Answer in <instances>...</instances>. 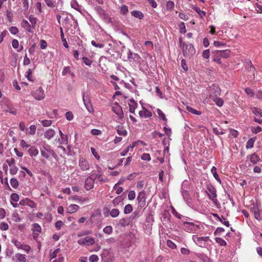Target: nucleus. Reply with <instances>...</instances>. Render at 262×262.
Here are the masks:
<instances>
[{
  "label": "nucleus",
  "mask_w": 262,
  "mask_h": 262,
  "mask_svg": "<svg viewBox=\"0 0 262 262\" xmlns=\"http://www.w3.org/2000/svg\"><path fill=\"white\" fill-rule=\"evenodd\" d=\"M71 70V68L69 66L64 67L62 71V76H66L68 74H69Z\"/></svg>",
  "instance_id": "obj_53"
},
{
  "label": "nucleus",
  "mask_w": 262,
  "mask_h": 262,
  "mask_svg": "<svg viewBox=\"0 0 262 262\" xmlns=\"http://www.w3.org/2000/svg\"><path fill=\"white\" fill-rule=\"evenodd\" d=\"M128 12V7L126 5H122L120 8V13L123 15H126Z\"/></svg>",
  "instance_id": "obj_49"
},
{
  "label": "nucleus",
  "mask_w": 262,
  "mask_h": 262,
  "mask_svg": "<svg viewBox=\"0 0 262 262\" xmlns=\"http://www.w3.org/2000/svg\"><path fill=\"white\" fill-rule=\"evenodd\" d=\"M212 54L213 57V61L219 64H221L222 63L221 58L222 57L219 55V51L217 50L214 51L212 52Z\"/></svg>",
  "instance_id": "obj_17"
},
{
  "label": "nucleus",
  "mask_w": 262,
  "mask_h": 262,
  "mask_svg": "<svg viewBox=\"0 0 262 262\" xmlns=\"http://www.w3.org/2000/svg\"><path fill=\"white\" fill-rule=\"evenodd\" d=\"M205 191L207 194L208 198L214 203L216 204L217 202L216 189L212 185H207V190Z\"/></svg>",
  "instance_id": "obj_2"
},
{
  "label": "nucleus",
  "mask_w": 262,
  "mask_h": 262,
  "mask_svg": "<svg viewBox=\"0 0 262 262\" xmlns=\"http://www.w3.org/2000/svg\"><path fill=\"white\" fill-rule=\"evenodd\" d=\"M29 20L31 23V27L33 28H34L35 27L36 22H37V18L34 17V16L31 15L29 16Z\"/></svg>",
  "instance_id": "obj_37"
},
{
  "label": "nucleus",
  "mask_w": 262,
  "mask_h": 262,
  "mask_svg": "<svg viewBox=\"0 0 262 262\" xmlns=\"http://www.w3.org/2000/svg\"><path fill=\"white\" fill-rule=\"evenodd\" d=\"M53 151L51 148V146L46 143H44L40 148V153L41 156L45 158L48 159L51 154H53Z\"/></svg>",
  "instance_id": "obj_5"
},
{
  "label": "nucleus",
  "mask_w": 262,
  "mask_h": 262,
  "mask_svg": "<svg viewBox=\"0 0 262 262\" xmlns=\"http://www.w3.org/2000/svg\"><path fill=\"white\" fill-rule=\"evenodd\" d=\"M189 187V182L187 180H184L181 185V191H185L188 190Z\"/></svg>",
  "instance_id": "obj_33"
},
{
  "label": "nucleus",
  "mask_w": 262,
  "mask_h": 262,
  "mask_svg": "<svg viewBox=\"0 0 262 262\" xmlns=\"http://www.w3.org/2000/svg\"><path fill=\"white\" fill-rule=\"evenodd\" d=\"M60 36H61V40L63 42V46L66 48H69V45L68 44V42L66 40V39L64 38V34H63V30H62V28H60Z\"/></svg>",
  "instance_id": "obj_32"
},
{
  "label": "nucleus",
  "mask_w": 262,
  "mask_h": 262,
  "mask_svg": "<svg viewBox=\"0 0 262 262\" xmlns=\"http://www.w3.org/2000/svg\"><path fill=\"white\" fill-rule=\"evenodd\" d=\"M17 171H18V168L15 165L10 166V173L11 175L16 174L17 172Z\"/></svg>",
  "instance_id": "obj_52"
},
{
  "label": "nucleus",
  "mask_w": 262,
  "mask_h": 262,
  "mask_svg": "<svg viewBox=\"0 0 262 262\" xmlns=\"http://www.w3.org/2000/svg\"><path fill=\"white\" fill-rule=\"evenodd\" d=\"M58 142L60 144H68V136L64 135V137H61V139H58Z\"/></svg>",
  "instance_id": "obj_45"
},
{
  "label": "nucleus",
  "mask_w": 262,
  "mask_h": 262,
  "mask_svg": "<svg viewBox=\"0 0 262 262\" xmlns=\"http://www.w3.org/2000/svg\"><path fill=\"white\" fill-rule=\"evenodd\" d=\"M19 204L20 205L28 206L31 208H35L37 207V204L28 198L20 200L19 202Z\"/></svg>",
  "instance_id": "obj_13"
},
{
  "label": "nucleus",
  "mask_w": 262,
  "mask_h": 262,
  "mask_svg": "<svg viewBox=\"0 0 262 262\" xmlns=\"http://www.w3.org/2000/svg\"><path fill=\"white\" fill-rule=\"evenodd\" d=\"M129 107V112L132 113H134L135 111L137 106V103L134 100V99H130L128 103Z\"/></svg>",
  "instance_id": "obj_18"
},
{
  "label": "nucleus",
  "mask_w": 262,
  "mask_h": 262,
  "mask_svg": "<svg viewBox=\"0 0 262 262\" xmlns=\"http://www.w3.org/2000/svg\"><path fill=\"white\" fill-rule=\"evenodd\" d=\"M32 231L33 232L40 233L41 232V228L37 223H34L32 225Z\"/></svg>",
  "instance_id": "obj_34"
},
{
  "label": "nucleus",
  "mask_w": 262,
  "mask_h": 262,
  "mask_svg": "<svg viewBox=\"0 0 262 262\" xmlns=\"http://www.w3.org/2000/svg\"><path fill=\"white\" fill-rule=\"evenodd\" d=\"M143 110L139 113V116L141 118H149L152 116V113L147 110L145 107H142Z\"/></svg>",
  "instance_id": "obj_14"
},
{
  "label": "nucleus",
  "mask_w": 262,
  "mask_h": 262,
  "mask_svg": "<svg viewBox=\"0 0 262 262\" xmlns=\"http://www.w3.org/2000/svg\"><path fill=\"white\" fill-rule=\"evenodd\" d=\"M186 109L188 112H189L193 114L197 115H200L201 114V112L198 111L190 106H187Z\"/></svg>",
  "instance_id": "obj_47"
},
{
  "label": "nucleus",
  "mask_w": 262,
  "mask_h": 262,
  "mask_svg": "<svg viewBox=\"0 0 262 262\" xmlns=\"http://www.w3.org/2000/svg\"><path fill=\"white\" fill-rule=\"evenodd\" d=\"M211 172L213 174L214 178L215 179L216 181H217L220 183H221V180L220 179L219 174L216 172V168L215 166H213L211 169Z\"/></svg>",
  "instance_id": "obj_29"
},
{
  "label": "nucleus",
  "mask_w": 262,
  "mask_h": 262,
  "mask_svg": "<svg viewBox=\"0 0 262 262\" xmlns=\"http://www.w3.org/2000/svg\"><path fill=\"white\" fill-rule=\"evenodd\" d=\"M32 95L34 98L37 100H43L46 96L44 91L41 87H39L34 92H33Z\"/></svg>",
  "instance_id": "obj_10"
},
{
  "label": "nucleus",
  "mask_w": 262,
  "mask_h": 262,
  "mask_svg": "<svg viewBox=\"0 0 262 262\" xmlns=\"http://www.w3.org/2000/svg\"><path fill=\"white\" fill-rule=\"evenodd\" d=\"M245 91L246 94L250 97H253L254 95L253 91L249 88H246Z\"/></svg>",
  "instance_id": "obj_58"
},
{
  "label": "nucleus",
  "mask_w": 262,
  "mask_h": 262,
  "mask_svg": "<svg viewBox=\"0 0 262 262\" xmlns=\"http://www.w3.org/2000/svg\"><path fill=\"white\" fill-rule=\"evenodd\" d=\"M116 130L118 134L120 136H126L127 135V131L122 125L117 126L116 127Z\"/></svg>",
  "instance_id": "obj_20"
},
{
  "label": "nucleus",
  "mask_w": 262,
  "mask_h": 262,
  "mask_svg": "<svg viewBox=\"0 0 262 262\" xmlns=\"http://www.w3.org/2000/svg\"><path fill=\"white\" fill-rule=\"evenodd\" d=\"M95 10L101 17H104L106 15V13L104 10L100 6L96 7L95 8Z\"/></svg>",
  "instance_id": "obj_28"
},
{
  "label": "nucleus",
  "mask_w": 262,
  "mask_h": 262,
  "mask_svg": "<svg viewBox=\"0 0 262 262\" xmlns=\"http://www.w3.org/2000/svg\"><path fill=\"white\" fill-rule=\"evenodd\" d=\"M79 166L83 171L88 170L90 168L89 162L83 157L79 159Z\"/></svg>",
  "instance_id": "obj_12"
},
{
  "label": "nucleus",
  "mask_w": 262,
  "mask_h": 262,
  "mask_svg": "<svg viewBox=\"0 0 262 262\" xmlns=\"http://www.w3.org/2000/svg\"><path fill=\"white\" fill-rule=\"evenodd\" d=\"M15 257L18 259L19 262H26V256L24 254L18 253V254H16Z\"/></svg>",
  "instance_id": "obj_36"
},
{
  "label": "nucleus",
  "mask_w": 262,
  "mask_h": 262,
  "mask_svg": "<svg viewBox=\"0 0 262 262\" xmlns=\"http://www.w3.org/2000/svg\"><path fill=\"white\" fill-rule=\"evenodd\" d=\"M250 160L253 164H255L259 161L260 158L256 153H253L250 156Z\"/></svg>",
  "instance_id": "obj_26"
},
{
  "label": "nucleus",
  "mask_w": 262,
  "mask_h": 262,
  "mask_svg": "<svg viewBox=\"0 0 262 262\" xmlns=\"http://www.w3.org/2000/svg\"><path fill=\"white\" fill-rule=\"evenodd\" d=\"M212 100L218 106H222L224 104V101L222 99L220 98L219 97L215 98Z\"/></svg>",
  "instance_id": "obj_38"
},
{
  "label": "nucleus",
  "mask_w": 262,
  "mask_h": 262,
  "mask_svg": "<svg viewBox=\"0 0 262 262\" xmlns=\"http://www.w3.org/2000/svg\"><path fill=\"white\" fill-rule=\"evenodd\" d=\"M28 152L29 155L31 157H35L38 154V151L37 149L33 146H30L28 149Z\"/></svg>",
  "instance_id": "obj_23"
},
{
  "label": "nucleus",
  "mask_w": 262,
  "mask_h": 262,
  "mask_svg": "<svg viewBox=\"0 0 262 262\" xmlns=\"http://www.w3.org/2000/svg\"><path fill=\"white\" fill-rule=\"evenodd\" d=\"M10 33L13 35L16 34L18 32V29L16 27L12 26L9 28Z\"/></svg>",
  "instance_id": "obj_57"
},
{
  "label": "nucleus",
  "mask_w": 262,
  "mask_h": 262,
  "mask_svg": "<svg viewBox=\"0 0 262 262\" xmlns=\"http://www.w3.org/2000/svg\"><path fill=\"white\" fill-rule=\"evenodd\" d=\"M221 91L220 87L217 84H213L208 89V94L213 99L220 96Z\"/></svg>",
  "instance_id": "obj_1"
},
{
  "label": "nucleus",
  "mask_w": 262,
  "mask_h": 262,
  "mask_svg": "<svg viewBox=\"0 0 262 262\" xmlns=\"http://www.w3.org/2000/svg\"><path fill=\"white\" fill-rule=\"evenodd\" d=\"M9 228V225L7 223L2 222L0 223V230L2 231L7 230Z\"/></svg>",
  "instance_id": "obj_51"
},
{
  "label": "nucleus",
  "mask_w": 262,
  "mask_h": 262,
  "mask_svg": "<svg viewBox=\"0 0 262 262\" xmlns=\"http://www.w3.org/2000/svg\"><path fill=\"white\" fill-rule=\"evenodd\" d=\"M84 104L86 108L90 113H93L94 112V110L91 102H84Z\"/></svg>",
  "instance_id": "obj_46"
},
{
  "label": "nucleus",
  "mask_w": 262,
  "mask_h": 262,
  "mask_svg": "<svg viewBox=\"0 0 262 262\" xmlns=\"http://www.w3.org/2000/svg\"><path fill=\"white\" fill-rule=\"evenodd\" d=\"M182 50L185 56H192L195 53V49L191 43L186 44L183 43Z\"/></svg>",
  "instance_id": "obj_4"
},
{
  "label": "nucleus",
  "mask_w": 262,
  "mask_h": 262,
  "mask_svg": "<svg viewBox=\"0 0 262 262\" xmlns=\"http://www.w3.org/2000/svg\"><path fill=\"white\" fill-rule=\"evenodd\" d=\"M56 134L55 130L52 128H49L46 130L44 133L45 138L48 140H51Z\"/></svg>",
  "instance_id": "obj_15"
},
{
  "label": "nucleus",
  "mask_w": 262,
  "mask_h": 262,
  "mask_svg": "<svg viewBox=\"0 0 262 262\" xmlns=\"http://www.w3.org/2000/svg\"><path fill=\"white\" fill-rule=\"evenodd\" d=\"M10 184L14 188H17L19 185L18 182L16 178H12L10 180Z\"/></svg>",
  "instance_id": "obj_41"
},
{
  "label": "nucleus",
  "mask_w": 262,
  "mask_h": 262,
  "mask_svg": "<svg viewBox=\"0 0 262 262\" xmlns=\"http://www.w3.org/2000/svg\"><path fill=\"white\" fill-rule=\"evenodd\" d=\"M251 211L254 213L255 218L259 221L260 220V214L258 208L256 206H253L251 208Z\"/></svg>",
  "instance_id": "obj_24"
},
{
  "label": "nucleus",
  "mask_w": 262,
  "mask_h": 262,
  "mask_svg": "<svg viewBox=\"0 0 262 262\" xmlns=\"http://www.w3.org/2000/svg\"><path fill=\"white\" fill-rule=\"evenodd\" d=\"M179 27L180 28V33L184 34L186 32L185 24L184 23L182 22L181 23H180L179 25Z\"/></svg>",
  "instance_id": "obj_50"
},
{
  "label": "nucleus",
  "mask_w": 262,
  "mask_h": 262,
  "mask_svg": "<svg viewBox=\"0 0 262 262\" xmlns=\"http://www.w3.org/2000/svg\"><path fill=\"white\" fill-rule=\"evenodd\" d=\"M79 208V206L76 204L70 205L67 209L68 213H72L77 211Z\"/></svg>",
  "instance_id": "obj_21"
},
{
  "label": "nucleus",
  "mask_w": 262,
  "mask_h": 262,
  "mask_svg": "<svg viewBox=\"0 0 262 262\" xmlns=\"http://www.w3.org/2000/svg\"><path fill=\"white\" fill-rule=\"evenodd\" d=\"M6 112H9L14 115H16L17 114V110L12 106H7V108L5 110Z\"/></svg>",
  "instance_id": "obj_40"
},
{
  "label": "nucleus",
  "mask_w": 262,
  "mask_h": 262,
  "mask_svg": "<svg viewBox=\"0 0 262 262\" xmlns=\"http://www.w3.org/2000/svg\"><path fill=\"white\" fill-rule=\"evenodd\" d=\"M199 258L204 262H207L209 260L208 257L204 254H200L198 255Z\"/></svg>",
  "instance_id": "obj_63"
},
{
  "label": "nucleus",
  "mask_w": 262,
  "mask_h": 262,
  "mask_svg": "<svg viewBox=\"0 0 262 262\" xmlns=\"http://www.w3.org/2000/svg\"><path fill=\"white\" fill-rule=\"evenodd\" d=\"M112 111L117 115L119 119L122 120L124 117V114L121 106L117 102H115L112 108Z\"/></svg>",
  "instance_id": "obj_8"
},
{
  "label": "nucleus",
  "mask_w": 262,
  "mask_h": 262,
  "mask_svg": "<svg viewBox=\"0 0 262 262\" xmlns=\"http://www.w3.org/2000/svg\"><path fill=\"white\" fill-rule=\"evenodd\" d=\"M42 125L45 127L50 126L52 123V121L51 120H43L41 121Z\"/></svg>",
  "instance_id": "obj_55"
},
{
  "label": "nucleus",
  "mask_w": 262,
  "mask_h": 262,
  "mask_svg": "<svg viewBox=\"0 0 262 262\" xmlns=\"http://www.w3.org/2000/svg\"><path fill=\"white\" fill-rule=\"evenodd\" d=\"M157 112L158 115L159 117L163 121L165 122V125H166V123L167 122V119L164 114V113L160 110L158 108L157 110Z\"/></svg>",
  "instance_id": "obj_30"
},
{
  "label": "nucleus",
  "mask_w": 262,
  "mask_h": 262,
  "mask_svg": "<svg viewBox=\"0 0 262 262\" xmlns=\"http://www.w3.org/2000/svg\"><path fill=\"white\" fill-rule=\"evenodd\" d=\"M137 200L138 207L142 208L145 205L146 196L145 190H142L139 193Z\"/></svg>",
  "instance_id": "obj_9"
},
{
  "label": "nucleus",
  "mask_w": 262,
  "mask_h": 262,
  "mask_svg": "<svg viewBox=\"0 0 262 262\" xmlns=\"http://www.w3.org/2000/svg\"><path fill=\"white\" fill-rule=\"evenodd\" d=\"M11 200L14 202H17L19 201V195L15 193H12L10 196Z\"/></svg>",
  "instance_id": "obj_61"
},
{
  "label": "nucleus",
  "mask_w": 262,
  "mask_h": 262,
  "mask_svg": "<svg viewBox=\"0 0 262 262\" xmlns=\"http://www.w3.org/2000/svg\"><path fill=\"white\" fill-rule=\"evenodd\" d=\"M131 14L135 17L138 18L140 19H142L144 17L143 13L140 11L134 10L131 12Z\"/></svg>",
  "instance_id": "obj_25"
},
{
  "label": "nucleus",
  "mask_w": 262,
  "mask_h": 262,
  "mask_svg": "<svg viewBox=\"0 0 262 262\" xmlns=\"http://www.w3.org/2000/svg\"><path fill=\"white\" fill-rule=\"evenodd\" d=\"M181 192L185 202L187 204V205H189L191 202V199L190 198L188 190L181 191Z\"/></svg>",
  "instance_id": "obj_16"
},
{
  "label": "nucleus",
  "mask_w": 262,
  "mask_h": 262,
  "mask_svg": "<svg viewBox=\"0 0 262 262\" xmlns=\"http://www.w3.org/2000/svg\"><path fill=\"white\" fill-rule=\"evenodd\" d=\"M193 241L200 247H205L206 246V243L209 241V236H202L199 237L197 235H193L192 236Z\"/></svg>",
  "instance_id": "obj_3"
},
{
  "label": "nucleus",
  "mask_w": 262,
  "mask_h": 262,
  "mask_svg": "<svg viewBox=\"0 0 262 262\" xmlns=\"http://www.w3.org/2000/svg\"><path fill=\"white\" fill-rule=\"evenodd\" d=\"M122 199L121 196H119L115 198L113 200V203L114 205V206H117L122 201Z\"/></svg>",
  "instance_id": "obj_56"
},
{
  "label": "nucleus",
  "mask_w": 262,
  "mask_h": 262,
  "mask_svg": "<svg viewBox=\"0 0 262 262\" xmlns=\"http://www.w3.org/2000/svg\"><path fill=\"white\" fill-rule=\"evenodd\" d=\"M136 197V193L134 190H131L128 192V198L129 200H133Z\"/></svg>",
  "instance_id": "obj_64"
},
{
  "label": "nucleus",
  "mask_w": 262,
  "mask_h": 262,
  "mask_svg": "<svg viewBox=\"0 0 262 262\" xmlns=\"http://www.w3.org/2000/svg\"><path fill=\"white\" fill-rule=\"evenodd\" d=\"M174 3L172 1H168L166 3V9L167 10H171L174 7Z\"/></svg>",
  "instance_id": "obj_59"
},
{
  "label": "nucleus",
  "mask_w": 262,
  "mask_h": 262,
  "mask_svg": "<svg viewBox=\"0 0 262 262\" xmlns=\"http://www.w3.org/2000/svg\"><path fill=\"white\" fill-rule=\"evenodd\" d=\"M120 213V211L118 209H113L110 211V214L113 217H117Z\"/></svg>",
  "instance_id": "obj_39"
},
{
  "label": "nucleus",
  "mask_w": 262,
  "mask_h": 262,
  "mask_svg": "<svg viewBox=\"0 0 262 262\" xmlns=\"http://www.w3.org/2000/svg\"><path fill=\"white\" fill-rule=\"evenodd\" d=\"M254 141H255V139L254 138H250L247 142L246 146V148L247 149L252 148L254 146Z\"/></svg>",
  "instance_id": "obj_35"
},
{
  "label": "nucleus",
  "mask_w": 262,
  "mask_h": 262,
  "mask_svg": "<svg viewBox=\"0 0 262 262\" xmlns=\"http://www.w3.org/2000/svg\"><path fill=\"white\" fill-rule=\"evenodd\" d=\"M94 174H92L86 178L84 186L86 190H90L94 188L95 182V178H94Z\"/></svg>",
  "instance_id": "obj_7"
},
{
  "label": "nucleus",
  "mask_w": 262,
  "mask_h": 262,
  "mask_svg": "<svg viewBox=\"0 0 262 262\" xmlns=\"http://www.w3.org/2000/svg\"><path fill=\"white\" fill-rule=\"evenodd\" d=\"M21 27L24 28L26 31L29 32H32V30L31 29V26L26 19H23L21 23Z\"/></svg>",
  "instance_id": "obj_19"
},
{
  "label": "nucleus",
  "mask_w": 262,
  "mask_h": 262,
  "mask_svg": "<svg viewBox=\"0 0 262 262\" xmlns=\"http://www.w3.org/2000/svg\"><path fill=\"white\" fill-rule=\"evenodd\" d=\"M215 241L221 246H225L227 245V243L225 242V241L221 237H216L215 238Z\"/></svg>",
  "instance_id": "obj_44"
},
{
  "label": "nucleus",
  "mask_w": 262,
  "mask_h": 262,
  "mask_svg": "<svg viewBox=\"0 0 262 262\" xmlns=\"http://www.w3.org/2000/svg\"><path fill=\"white\" fill-rule=\"evenodd\" d=\"M95 241L93 237H86L82 238L78 240V243L79 245H82L85 246L92 245L94 244Z\"/></svg>",
  "instance_id": "obj_11"
},
{
  "label": "nucleus",
  "mask_w": 262,
  "mask_h": 262,
  "mask_svg": "<svg viewBox=\"0 0 262 262\" xmlns=\"http://www.w3.org/2000/svg\"><path fill=\"white\" fill-rule=\"evenodd\" d=\"M194 10L200 15L201 18H203L206 15V12L204 11L201 10L200 8L197 7H194L193 8Z\"/></svg>",
  "instance_id": "obj_31"
},
{
  "label": "nucleus",
  "mask_w": 262,
  "mask_h": 262,
  "mask_svg": "<svg viewBox=\"0 0 262 262\" xmlns=\"http://www.w3.org/2000/svg\"><path fill=\"white\" fill-rule=\"evenodd\" d=\"M219 51V55L222 58H228L230 54V51L228 49L224 50H217Z\"/></svg>",
  "instance_id": "obj_22"
},
{
  "label": "nucleus",
  "mask_w": 262,
  "mask_h": 262,
  "mask_svg": "<svg viewBox=\"0 0 262 262\" xmlns=\"http://www.w3.org/2000/svg\"><path fill=\"white\" fill-rule=\"evenodd\" d=\"M141 159L142 160L149 161L151 159V158L149 154L144 153L141 156Z\"/></svg>",
  "instance_id": "obj_62"
},
{
  "label": "nucleus",
  "mask_w": 262,
  "mask_h": 262,
  "mask_svg": "<svg viewBox=\"0 0 262 262\" xmlns=\"http://www.w3.org/2000/svg\"><path fill=\"white\" fill-rule=\"evenodd\" d=\"M12 243H13L18 249H21L23 248V245L21 244L20 242L17 241L16 239H13L11 241Z\"/></svg>",
  "instance_id": "obj_42"
},
{
  "label": "nucleus",
  "mask_w": 262,
  "mask_h": 262,
  "mask_svg": "<svg viewBox=\"0 0 262 262\" xmlns=\"http://www.w3.org/2000/svg\"><path fill=\"white\" fill-rule=\"evenodd\" d=\"M251 111L255 116L262 118V110L261 109L256 107H253L251 108Z\"/></svg>",
  "instance_id": "obj_27"
},
{
  "label": "nucleus",
  "mask_w": 262,
  "mask_h": 262,
  "mask_svg": "<svg viewBox=\"0 0 262 262\" xmlns=\"http://www.w3.org/2000/svg\"><path fill=\"white\" fill-rule=\"evenodd\" d=\"M167 245L172 249H174L177 248L176 245L172 241L169 239L167 241Z\"/></svg>",
  "instance_id": "obj_60"
},
{
  "label": "nucleus",
  "mask_w": 262,
  "mask_h": 262,
  "mask_svg": "<svg viewBox=\"0 0 262 262\" xmlns=\"http://www.w3.org/2000/svg\"><path fill=\"white\" fill-rule=\"evenodd\" d=\"M184 229L187 232H196L200 227L198 225L194 224L192 222H184L183 223Z\"/></svg>",
  "instance_id": "obj_6"
},
{
  "label": "nucleus",
  "mask_w": 262,
  "mask_h": 262,
  "mask_svg": "<svg viewBox=\"0 0 262 262\" xmlns=\"http://www.w3.org/2000/svg\"><path fill=\"white\" fill-rule=\"evenodd\" d=\"M36 129V127L34 125H31L29 129L27 131V133L31 135H33L35 134Z\"/></svg>",
  "instance_id": "obj_48"
},
{
  "label": "nucleus",
  "mask_w": 262,
  "mask_h": 262,
  "mask_svg": "<svg viewBox=\"0 0 262 262\" xmlns=\"http://www.w3.org/2000/svg\"><path fill=\"white\" fill-rule=\"evenodd\" d=\"M251 131L253 134H256L261 131V127L259 126L252 127Z\"/></svg>",
  "instance_id": "obj_54"
},
{
  "label": "nucleus",
  "mask_w": 262,
  "mask_h": 262,
  "mask_svg": "<svg viewBox=\"0 0 262 262\" xmlns=\"http://www.w3.org/2000/svg\"><path fill=\"white\" fill-rule=\"evenodd\" d=\"M133 211V207L130 204L125 205L124 209V213L125 214H129Z\"/></svg>",
  "instance_id": "obj_43"
}]
</instances>
